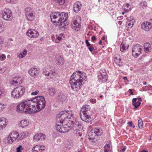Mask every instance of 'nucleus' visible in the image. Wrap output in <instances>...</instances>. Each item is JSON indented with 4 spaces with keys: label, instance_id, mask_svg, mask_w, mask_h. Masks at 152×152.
Segmentation results:
<instances>
[{
    "label": "nucleus",
    "instance_id": "nucleus-9",
    "mask_svg": "<svg viewBox=\"0 0 152 152\" xmlns=\"http://www.w3.org/2000/svg\"><path fill=\"white\" fill-rule=\"evenodd\" d=\"M1 16L4 20H11L12 18V14L11 11L9 9H5L1 14Z\"/></svg>",
    "mask_w": 152,
    "mask_h": 152
},
{
    "label": "nucleus",
    "instance_id": "nucleus-60",
    "mask_svg": "<svg viewBox=\"0 0 152 152\" xmlns=\"http://www.w3.org/2000/svg\"><path fill=\"white\" fill-rule=\"evenodd\" d=\"M128 124L129 126H130V127H132V121H130L128 123Z\"/></svg>",
    "mask_w": 152,
    "mask_h": 152
},
{
    "label": "nucleus",
    "instance_id": "nucleus-5",
    "mask_svg": "<svg viewBox=\"0 0 152 152\" xmlns=\"http://www.w3.org/2000/svg\"><path fill=\"white\" fill-rule=\"evenodd\" d=\"M73 115V113L72 111H61L56 115V119L57 121L63 123L69 120Z\"/></svg>",
    "mask_w": 152,
    "mask_h": 152
},
{
    "label": "nucleus",
    "instance_id": "nucleus-54",
    "mask_svg": "<svg viewBox=\"0 0 152 152\" xmlns=\"http://www.w3.org/2000/svg\"><path fill=\"white\" fill-rule=\"evenodd\" d=\"M39 146V147L40 150H43L45 149V147L44 146H42V145H40Z\"/></svg>",
    "mask_w": 152,
    "mask_h": 152
},
{
    "label": "nucleus",
    "instance_id": "nucleus-46",
    "mask_svg": "<svg viewBox=\"0 0 152 152\" xmlns=\"http://www.w3.org/2000/svg\"><path fill=\"white\" fill-rule=\"evenodd\" d=\"M129 5L128 4H126V5L124 4V8L126 7V8H124L125 10H126V11H128L130 10H131V9L129 7Z\"/></svg>",
    "mask_w": 152,
    "mask_h": 152
},
{
    "label": "nucleus",
    "instance_id": "nucleus-52",
    "mask_svg": "<svg viewBox=\"0 0 152 152\" xmlns=\"http://www.w3.org/2000/svg\"><path fill=\"white\" fill-rule=\"evenodd\" d=\"M85 42L86 45L88 47L91 45L88 40H86Z\"/></svg>",
    "mask_w": 152,
    "mask_h": 152
},
{
    "label": "nucleus",
    "instance_id": "nucleus-32",
    "mask_svg": "<svg viewBox=\"0 0 152 152\" xmlns=\"http://www.w3.org/2000/svg\"><path fill=\"white\" fill-rule=\"evenodd\" d=\"M5 119V118H2L0 120V129H2L6 127L5 121L4 120Z\"/></svg>",
    "mask_w": 152,
    "mask_h": 152
},
{
    "label": "nucleus",
    "instance_id": "nucleus-40",
    "mask_svg": "<svg viewBox=\"0 0 152 152\" xmlns=\"http://www.w3.org/2000/svg\"><path fill=\"white\" fill-rule=\"evenodd\" d=\"M140 7L143 8H144L147 6V3L145 1H141L140 3Z\"/></svg>",
    "mask_w": 152,
    "mask_h": 152
},
{
    "label": "nucleus",
    "instance_id": "nucleus-31",
    "mask_svg": "<svg viewBox=\"0 0 152 152\" xmlns=\"http://www.w3.org/2000/svg\"><path fill=\"white\" fill-rule=\"evenodd\" d=\"M74 130L73 133L75 134L77 137L81 136L82 133L81 132L82 129H73Z\"/></svg>",
    "mask_w": 152,
    "mask_h": 152
},
{
    "label": "nucleus",
    "instance_id": "nucleus-59",
    "mask_svg": "<svg viewBox=\"0 0 152 152\" xmlns=\"http://www.w3.org/2000/svg\"><path fill=\"white\" fill-rule=\"evenodd\" d=\"M6 2L8 3H10L11 2H13L14 1V0H5Z\"/></svg>",
    "mask_w": 152,
    "mask_h": 152
},
{
    "label": "nucleus",
    "instance_id": "nucleus-25",
    "mask_svg": "<svg viewBox=\"0 0 152 152\" xmlns=\"http://www.w3.org/2000/svg\"><path fill=\"white\" fill-rule=\"evenodd\" d=\"M98 80L99 82L104 83L107 79V75H98Z\"/></svg>",
    "mask_w": 152,
    "mask_h": 152
},
{
    "label": "nucleus",
    "instance_id": "nucleus-29",
    "mask_svg": "<svg viewBox=\"0 0 152 152\" xmlns=\"http://www.w3.org/2000/svg\"><path fill=\"white\" fill-rule=\"evenodd\" d=\"M129 45L126 42H123L120 45V50L123 52L126 49H127Z\"/></svg>",
    "mask_w": 152,
    "mask_h": 152
},
{
    "label": "nucleus",
    "instance_id": "nucleus-16",
    "mask_svg": "<svg viewBox=\"0 0 152 152\" xmlns=\"http://www.w3.org/2000/svg\"><path fill=\"white\" fill-rule=\"evenodd\" d=\"M95 134L93 129L89 132L88 136L90 141L94 143L97 141L98 137Z\"/></svg>",
    "mask_w": 152,
    "mask_h": 152
},
{
    "label": "nucleus",
    "instance_id": "nucleus-6",
    "mask_svg": "<svg viewBox=\"0 0 152 152\" xmlns=\"http://www.w3.org/2000/svg\"><path fill=\"white\" fill-rule=\"evenodd\" d=\"M25 89L22 86L15 88L11 93V95L15 99H19L22 97L25 92Z\"/></svg>",
    "mask_w": 152,
    "mask_h": 152
},
{
    "label": "nucleus",
    "instance_id": "nucleus-36",
    "mask_svg": "<svg viewBox=\"0 0 152 152\" xmlns=\"http://www.w3.org/2000/svg\"><path fill=\"white\" fill-rule=\"evenodd\" d=\"M40 150L39 147L38 145H36L32 148V152H38Z\"/></svg>",
    "mask_w": 152,
    "mask_h": 152
},
{
    "label": "nucleus",
    "instance_id": "nucleus-15",
    "mask_svg": "<svg viewBox=\"0 0 152 152\" xmlns=\"http://www.w3.org/2000/svg\"><path fill=\"white\" fill-rule=\"evenodd\" d=\"M27 36L31 38H35L39 35L38 31L34 29H29L26 33Z\"/></svg>",
    "mask_w": 152,
    "mask_h": 152
},
{
    "label": "nucleus",
    "instance_id": "nucleus-8",
    "mask_svg": "<svg viewBox=\"0 0 152 152\" xmlns=\"http://www.w3.org/2000/svg\"><path fill=\"white\" fill-rule=\"evenodd\" d=\"M69 122L71 124L70 128L73 129H82L83 128L82 125L80 122L77 121V120L74 118L73 115L72 116L71 118L69 120Z\"/></svg>",
    "mask_w": 152,
    "mask_h": 152
},
{
    "label": "nucleus",
    "instance_id": "nucleus-49",
    "mask_svg": "<svg viewBox=\"0 0 152 152\" xmlns=\"http://www.w3.org/2000/svg\"><path fill=\"white\" fill-rule=\"evenodd\" d=\"M4 40L1 37H0V50L1 49L2 45L3 44Z\"/></svg>",
    "mask_w": 152,
    "mask_h": 152
},
{
    "label": "nucleus",
    "instance_id": "nucleus-41",
    "mask_svg": "<svg viewBox=\"0 0 152 152\" xmlns=\"http://www.w3.org/2000/svg\"><path fill=\"white\" fill-rule=\"evenodd\" d=\"M127 20L129 21V23H133V25L134 22V19L133 17H129L128 18Z\"/></svg>",
    "mask_w": 152,
    "mask_h": 152
},
{
    "label": "nucleus",
    "instance_id": "nucleus-57",
    "mask_svg": "<svg viewBox=\"0 0 152 152\" xmlns=\"http://www.w3.org/2000/svg\"><path fill=\"white\" fill-rule=\"evenodd\" d=\"M129 91L130 92V94L131 95H133L134 94L132 92V89H130L129 90Z\"/></svg>",
    "mask_w": 152,
    "mask_h": 152
},
{
    "label": "nucleus",
    "instance_id": "nucleus-1",
    "mask_svg": "<svg viewBox=\"0 0 152 152\" xmlns=\"http://www.w3.org/2000/svg\"><path fill=\"white\" fill-rule=\"evenodd\" d=\"M46 102L43 96L35 97L31 100L21 102L18 105L17 111L25 113L31 114L41 110L45 107Z\"/></svg>",
    "mask_w": 152,
    "mask_h": 152
},
{
    "label": "nucleus",
    "instance_id": "nucleus-44",
    "mask_svg": "<svg viewBox=\"0 0 152 152\" xmlns=\"http://www.w3.org/2000/svg\"><path fill=\"white\" fill-rule=\"evenodd\" d=\"M133 26V23H129V21L127 20L126 24V26L128 28H131Z\"/></svg>",
    "mask_w": 152,
    "mask_h": 152
},
{
    "label": "nucleus",
    "instance_id": "nucleus-35",
    "mask_svg": "<svg viewBox=\"0 0 152 152\" xmlns=\"http://www.w3.org/2000/svg\"><path fill=\"white\" fill-rule=\"evenodd\" d=\"M13 41V40L12 39H8V41L5 42V45L7 47H9L12 46L13 44V43L12 42Z\"/></svg>",
    "mask_w": 152,
    "mask_h": 152
},
{
    "label": "nucleus",
    "instance_id": "nucleus-2",
    "mask_svg": "<svg viewBox=\"0 0 152 152\" xmlns=\"http://www.w3.org/2000/svg\"><path fill=\"white\" fill-rule=\"evenodd\" d=\"M86 77L82 75L81 72L78 71L74 73L71 76L69 83L72 89L74 91L78 92L80 89L85 80Z\"/></svg>",
    "mask_w": 152,
    "mask_h": 152
},
{
    "label": "nucleus",
    "instance_id": "nucleus-45",
    "mask_svg": "<svg viewBox=\"0 0 152 152\" xmlns=\"http://www.w3.org/2000/svg\"><path fill=\"white\" fill-rule=\"evenodd\" d=\"M6 59V56L4 54H2L0 55V60L1 61H3Z\"/></svg>",
    "mask_w": 152,
    "mask_h": 152
},
{
    "label": "nucleus",
    "instance_id": "nucleus-64",
    "mask_svg": "<svg viewBox=\"0 0 152 152\" xmlns=\"http://www.w3.org/2000/svg\"><path fill=\"white\" fill-rule=\"evenodd\" d=\"M104 152H108V150L104 148Z\"/></svg>",
    "mask_w": 152,
    "mask_h": 152
},
{
    "label": "nucleus",
    "instance_id": "nucleus-12",
    "mask_svg": "<svg viewBox=\"0 0 152 152\" xmlns=\"http://www.w3.org/2000/svg\"><path fill=\"white\" fill-rule=\"evenodd\" d=\"M141 46L139 44H136L132 49V55L135 58H137L141 53Z\"/></svg>",
    "mask_w": 152,
    "mask_h": 152
},
{
    "label": "nucleus",
    "instance_id": "nucleus-7",
    "mask_svg": "<svg viewBox=\"0 0 152 152\" xmlns=\"http://www.w3.org/2000/svg\"><path fill=\"white\" fill-rule=\"evenodd\" d=\"M81 21V18L80 16H75L71 23V27L73 29H75L76 31H78L80 29Z\"/></svg>",
    "mask_w": 152,
    "mask_h": 152
},
{
    "label": "nucleus",
    "instance_id": "nucleus-28",
    "mask_svg": "<svg viewBox=\"0 0 152 152\" xmlns=\"http://www.w3.org/2000/svg\"><path fill=\"white\" fill-rule=\"evenodd\" d=\"M132 104L134 106V108H137L141 104V102L139 101H137V98H134L132 100Z\"/></svg>",
    "mask_w": 152,
    "mask_h": 152
},
{
    "label": "nucleus",
    "instance_id": "nucleus-51",
    "mask_svg": "<svg viewBox=\"0 0 152 152\" xmlns=\"http://www.w3.org/2000/svg\"><path fill=\"white\" fill-rule=\"evenodd\" d=\"M88 49L89 51L91 52L92 51L94 50V48L91 45L88 47Z\"/></svg>",
    "mask_w": 152,
    "mask_h": 152
},
{
    "label": "nucleus",
    "instance_id": "nucleus-47",
    "mask_svg": "<svg viewBox=\"0 0 152 152\" xmlns=\"http://www.w3.org/2000/svg\"><path fill=\"white\" fill-rule=\"evenodd\" d=\"M62 39V37H60L58 36H57L55 40V42L56 43H58L59 42V41L61 40Z\"/></svg>",
    "mask_w": 152,
    "mask_h": 152
},
{
    "label": "nucleus",
    "instance_id": "nucleus-26",
    "mask_svg": "<svg viewBox=\"0 0 152 152\" xmlns=\"http://www.w3.org/2000/svg\"><path fill=\"white\" fill-rule=\"evenodd\" d=\"M144 50L146 53L150 52L152 48L150 44L149 43H145L144 44Z\"/></svg>",
    "mask_w": 152,
    "mask_h": 152
},
{
    "label": "nucleus",
    "instance_id": "nucleus-23",
    "mask_svg": "<svg viewBox=\"0 0 152 152\" xmlns=\"http://www.w3.org/2000/svg\"><path fill=\"white\" fill-rule=\"evenodd\" d=\"M60 122L58 121H56V125L55 129H56L57 130L61 133H64L66 130L64 129V128H62L61 126H63V124Z\"/></svg>",
    "mask_w": 152,
    "mask_h": 152
},
{
    "label": "nucleus",
    "instance_id": "nucleus-53",
    "mask_svg": "<svg viewBox=\"0 0 152 152\" xmlns=\"http://www.w3.org/2000/svg\"><path fill=\"white\" fill-rule=\"evenodd\" d=\"M90 101L92 103H95L96 102V100L95 99H91Z\"/></svg>",
    "mask_w": 152,
    "mask_h": 152
},
{
    "label": "nucleus",
    "instance_id": "nucleus-56",
    "mask_svg": "<svg viewBox=\"0 0 152 152\" xmlns=\"http://www.w3.org/2000/svg\"><path fill=\"white\" fill-rule=\"evenodd\" d=\"M148 88L147 86H145L143 87L142 88V90L143 91H146L148 89Z\"/></svg>",
    "mask_w": 152,
    "mask_h": 152
},
{
    "label": "nucleus",
    "instance_id": "nucleus-11",
    "mask_svg": "<svg viewBox=\"0 0 152 152\" xmlns=\"http://www.w3.org/2000/svg\"><path fill=\"white\" fill-rule=\"evenodd\" d=\"M25 15L26 19L30 21L33 20L34 18V15L32 9L31 7H27L25 9Z\"/></svg>",
    "mask_w": 152,
    "mask_h": 152
},
{
    "label": "nucleus",
    "instance_id": "nucleus-63",
    "mask_svg": "<svg viewBox=\"0 0 152 152\" xmlns=\"http://www.w3.org/2000/svg\"><path fill=\"white\" fill-rule=\"evenodd\" d=\"M126 148H123L121 150V151H122L123 152H124L126 150Z\"/></svg>",
    "mask_w": 152,
    "mask_h": 152
},
{
    "label": "nucleus",
    "instance_id": "nucleus-14",
    "mask_svg": "<svg viewBox=\"0 0 152 152\" xmlns=\"http://www.w3.org/2000/svg\"><path fill=\"white\" fill-rule=\"evenodd\" d=\"M141 28L145 31H148L152 27V23L148 22H144L141 25Z\"/></svg>",
    "mask_w": 152,
    "mask_h": 152
},
{
    "label": "nucleus",
    "instance_id": "nucleus-62",
    "mask_svg": "<svg viewBox=\"0 0 152 152\" xmlns=\"http://www.w3.org/2000/svg\"><path fill=\"white\" fill-rule=\"evenodd\" d=\"M107 147L108 148H110V146L109 144H106L104 146V148H105V147Z\"/></svg>",
    "mask_w": 152,
    "mask_h": 152
},
{
    "label": "nucleus",
    "instance_id": "nucleus-55",
    "mask_svg": "<svg viewBox=\"0 0 152 152\" xmlns=\"http://www.w3.org/2000/svg\"><path fill=\"white\" fill-rule=\"evenodd\" d=\"M96 37L94 36H93L91 38V40L92 41L94 42V41L96 40Z\"/></svg>",
    "mask_w": 152,
    "mask_h": 152
},
{
    "label": "nucleus",
    "instance_id": "nucleus-30",
    "mask_svg": "<svg viewBox=\"0 0 152 152\" xmlns=\"http://www.w3.org/2000/svg\"><path fill=\"white\" fill-rule=\"evenodd\" d=\"M29 124V122L27 120L24 119L20 121L19 125L22 128H24L27 126Z\"/></svg>",
    "mask_w": 152,
    "mask_h": 152
},
{
    "label": "nucleus",
    "instance_id": "nucleus-24",
    "mask_svg": "<svg viewBox=\"0 0 152 152\" xmlns=\"http://www.w3.org/2000/svg\"><path fill=\"white\" fill-rule=\"evenodd\" d=\"M28 72L31 76L34 75L37 76L39 74V70L36 68H31L29 70Z\"/></svg>",
    "mask_w": 152,
    "mask_h": 152
},
{
    "label": "nucleus",
    "instance_id": "nucleus-18",
    "mask_svg": "<svg viewBox=\"0 0 152 152\" xmlns=\"http://www.w3.org/2000/svg\"><path fill=\"white\" fill-rule=\"evenodd\" d=\"M22 82L21 77L16 76L12 79L10 83L13 86H16L18 84H20Z\"/></svg>",
    "mask_w": 152,
    "mask_h": 152
},
{
    "label": "nucleus",
    "instance_id": "nucleus-13",
    "mask_svg": "<svg viewBox=\"0 0 152 152\" xmlns=\"http://www.w3.org/2000/svg\"><path fill=\"white\" fill-rule=\"evenodd\" d=\"M19 136L18 133L15 131H13L10 133L7 137V142L10 144L13 143L15 141Z\"/></svg>",
    "mask_w": 152,
    "mask_h": 152
},
{
    "label": "nucleus",
    "instance_id": "nucleus-22",
    "mask_svg": "<svg viewBox=\"0 0 152 152\" xmlns=\"http://www.w3.org/2000/svg\"><path fill=\"white\" fill-rule=\"evenodd\" d=\"M82 7V4L80 2L77 1L75 2L73 5V10L76 13L78 12Z\"/></svg>",
    "mask_w": 152,
    "mask_h": 152
},
{
    "label": "nucleus",
    "instance_id": "nucleus-4",
    "mask_svg": "<svg viewBox=\"0 0 152 152\" xmlns=\"http://www.w3.org/2000/svg\"><path fill=\"white\" fill-rule=\"evenodd\" d=\"M90 106L87 104L83 105L81 108L80 113V116L81 119L86 122H90L92 120L90 114Z\"/></svg>",
    "mask_w": 152,
    "mask_h": 152
},
{
    "label": "nucleus",
    "instance_id": "nucleus-19",
    "mask_svg": "<svg viewBox=\"0 0 152 152\" xmlns=\"http://www.w3.org/2000/svg\"><path fill=\"white\" fill-rule=\"evenodd\" d=\"M46 137V136L45 134L40 133L35 134L34 136L33 140L34 142H37L40 140H44Z\"/></svg>",
    "mask_w": 152,
    "mask_h": 152
},
{
    "label": "nucleus",
    "instance_id": "nucleus-58",
    "mask_svg": "<svg viewBox=\"0 0 152 152\" xmlns=\"http://www.w3.org/2000/svg\"><path fill=\"white\" fill-rule=\"evenodd\" d=\"M3 108V105L2 104L0 103V111H1L2 110Z\"/></svg>",
    "mask_w": 152,
    "mask_h": 152
},
{
    "label": "nucleus",
    "instance_id": "nucleus-3",
    "mask_svg": "<svg viewBox=\"0 0 152 152\" xmlns=\"http://www.w3.org/2000/svg\"><path fill=\"white\" fill-rule=\"evenodd\" d=\"M68 15L64 12L60 13L55 12L50 14V18L52 22L55 25L59 26L60 28H65L68 23L66 20Z\"/></svg>",
    "mask_w": 152,
    "mask_h": 152
},
{
    "label": "nucleus",
    "instance_id": "nucleus-61",
    "mask_svg": "<svg viewBox=\"0 0 152 152\" xmlns=\"http://www.w3.org/2000/svg\"><path fill=\"white\" fill-rule=\"evenodd\" d=\"M58 36L60 37H63V38H64V34H59Z\"/></svg>",
    "mask_w": 152,
    "mask_h": 152
},
{
    "label": "nucleus",
    "instance_id": "nucleus-34",
    "mask_svg": "<svg viewBox=\"0 0 152 152\" xmlns=\"http://www.w3.org/2000/svg\"><path fill=\"white\" fill-rule=\"evenodd\" d=\"M48 91L50 93V94L52 96L54 95L56 91L55 88L53 87L50 88Z\"/></svg>",
    "mask_w": 152,
    "mask_h": 152
},
{
    "label": "nucleus",
    "instance_id": "nucleus-48",
    "mask_svg": "<svg viewBox=\"0 0 152 152\" xmlns=\"http://www.w3.org/2000/svg\"><path fill=\"white\" fill-rule=\"evenodd\" d=\"M22 146L21 145H19V146L16 148L17 152H21V150L22 149Z\"/></svg>",
    "mask_w": 152,
    "mask_h": 152
},
{
    "label": "nucleus",
    "instance_id": "nucleus-20",
    "mask_svg": "<svg viewBox=\"0 0 152 152\" xmlns=\"http://www.w3.org/2000/svg\"><path fill=\"white\" fill-rule=\"evenodd\" d=\"M55 62L58 65H61L64 63V58L61 55H57L55 56Z\"/></svg>",
    "mask_w": 152,
    "mask_h": 152
},
{
    "label": "nucleus",
    "instance_id": "nucleus-42",
    "mask_svg": "<svg viewBox=\"0 0 152 152\" xmlns=\"http://www.w3.org/2000/svg\"><path fill=\"white\" fill-rule=\"evenodd\" d=\"M4 30V27L1 20H0V33L2 32Z\"/></svg>",
    "mask_w": 152,
    "mask_h": 152
},
{
    "label": "nucleus",
    "instance_id": "nucleus-43",
    "mask_svg": "<svg viewBox=\"0 0 152 152\" xmlns=\"http://www.w3.org/2000/svg\"><path fill=\"white\" fill-rule=\"evenodd\" d=\"M121 59L120 58H119V59H118L116 58L115 59V61L116 64L118 65H120L121 64Z\"/></svg>",
    "mask_w": 152,
    "mask_h": 152
},
{
    "label": "nucleus",
    "instance_id": "nucleus-50",
    "mask_svg": "<svg viewBox=\"0 0 152 152\" xmlns=\"http://www.w3.org/2000/svg\"><path fill=\"white\" fill-rule=\"evenodd\" d=\"M39 92V91L38 90L35 91L34 92L31 93V94L32 95H37Z\"/></svg>",
    "mask_w": 152,
    "mask_h": 152
},
{
    "label": "nucleus",
    "instance_id": "nucleus-27",
    "mask_svg": "<svg viewBox=\"0 0 152 152\" xmlns=\"http://www.w3.org/2000/svg\"><path fill=\"white\" fill-rule=\"evenodd\" d=\"M93 130L98 137L100 136L102 133V130L100 128H96Z\"/></svg>",
    "mask_w": 152,
    "mask_h": 152
},
{
    "label": "nucleus",
    "instance_id": "nucleus-10",
    "mask_svg": "<svg viewBox=\"0 0 152 152\" xmlns=\"http://www.w3.org/2000/svg\"><path fill=\"white\" fill-rule=\"evenodd\" d=\"M43 74L46 76L48 78H53L55 77V72L53 71L50 67L48 66L45 67L43 69Z\"/></svg>",
    "mask_w": 152,
    "mask_h": 152
},
{
    "label": "nucleus",
    "instance_id": "nucleus-21",
    "mask_svg": "<svg viewBox=\"0 0 152 152\" xmlns=\"http://www.w3.org/2000/svg\"><path fill=\"white\" fill-rule=\"evenodd\" d=\"M66 96L62 92L59 93L57 97V99L58 102L62 103L66 100Z\"/></svg>",
    "mask_w": 152,
    "mask_h": 152
},
{
    "label": "nucleus",
    "instance_id": "nucleus-33",
    "mask_svg": "<svg viewBox=\"0 0 152 152\" xmlns=\"http://www.w3.org/2000/svg\"><path fill=\"white\" fill-rule=\"evenodd\" d=\"M27 50L26 49H24L23 51L22 52L20 53L19 54L18 56V57L19 58H23L25 57L27 54Z\"/></svg>",
    "mask_w": 152,
    "mask_h": 152
},
{
    "label": "nucleus",
    "instance_id": "nucleus-39",
    "mask_svg": "<svg viewBox=\"0 0 152 152\" xmlns=\"http://www.w3.org/2000/svg\"><path fill=\"white\" fill-rule=\"evenodd\" d=\"M65 123L66 124L64 125V127H62V128H64V129L66 130L64 132H68L69 131L70 127V126H68L66 124V122H65Z\"/></svg>",
    "mask_w": 152,
    "mask_h": 152
},
{
    "label": "nucleus",
    "instance_id": "nucleus-17",
    "mask_svg": "<svg viewBox=\"0 0 152 152\" xmlns=\"http://www.w3.org/2000/svg\"><path fill=\"white\" fill-rule=\"evenodd\" d=\"M73 143L72 140H68L64 142L62 145V148L65 150L71 148L72 146Z\"/></svg>",
    "mask_w": 152,
    "mask_h": 152
},
{
    "label": "nucleus",
    "instance_id": "nucleus-38",
    "mask_svg": "<svg viewBox=\"0 0 152 152\" xmlns=\"http://www.w3.org/2000/svg\"><path fill=\"white\" fill-rule=\"evenodd\" d=\"M138 127L140 129H142L143 128V122L142 119L140 118L138 120Z\"/></svg>",
    "mask_w": 152,
    "mask_h": 152
},
{
    "label": "nucleus",
    "instance_id": "nucleus-37",
    "mask_svg": "<svg viewBox=\"0 0 152 152\" xmlns=\"http://www.w3.org/2000/svg\"><path fill=\"white\" fill-rule=\"evenodd\" d=\"M99 75H107V73L106 72V70L105 69H101L99 71Z\"/></svg>",
    "mask_w": 152,
    "mask_h": 152
}]
</instances>
